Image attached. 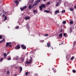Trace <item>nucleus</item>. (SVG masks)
<instances>
[{
    "label": "nucleus",
    "mask_w": 76,
    "mask_h": 76,
    "mask_svg": "<svg viewBox=\"0 0 76 76\" xmlns=\"http://www.w3.org/2000/svg\"><path fill=\"white\" fill-rule=\"evenodd\" d=\"M30 59L29 60V61H26V64H30L32 62V58L31 57H30Z\"/></svg>",
    "instance_id": "f257e3e1"
},
{
    "label": "nucleus",
    "mask_w": 76,
    "mask_h": 76,
    "mask_svg": "<svg viewBox=\"0 0 76 76\" xmlns=\"http://www.w3.org/2000/svg\"><path fill=\"white\" fill-rule=\"evenodd\" d=\"M27 7V6H25L23 7V8H20V9L21 11H22V10H23L25 9H26Z\"/></svg>",
    "instance_id": "f03ea898"
},
{
    "label": "nucleus",
    "mask_w": 76,
    "mask_h": 76,
    "mask_svg": "<svg viewBox=\"0 0 76 76\" xmlns=\"http://www.w3.org/2000/svg\"><path fill=\"white\" fill-rule=\"evenodd\" d=\"M22 48L23 49H25L26 48V46L23 45H22L21 46Z\"/></svg>",
    "instance_id": "7ed1b4c3"
},
{
    "label": "nucleus",
    "mask_w": 76,
    "mask_h": 76,
    "mask_svg": "<svg viewBox=\"0 0 76 76\" xmlns=\"http://www.w3.org/2000/svg\"><path fill=\"white\" fill-rule=\"evenodd\" d=\"M20 59H21L22 61H24V58L23 55H22L21 57L20 58Z\"/></svg>",
    "instance_id": "20e7f679"
},
{
    "label": "nucleus",
    "mask_w": 76,
    "mask_h": 76,
    "mask_svg": "<svg viewBox=\"0 0 76 76\" xmlns=\"http://www.w3.org/2000/svg\"><path fill=\"white\" fill-rule=\"evenodd\" d=\"M20 47L19 45H18L15 48V49H16L17 50H18V49H19L20 48Z\"/></svg>",
    "instance_id": "39448f33"
},
{
    "label": "nucleus",
    "mask_w": 76,
    "mask_h": 76,
    "mask_svg": "<svg viewBox=\"0 0 76 76\" xmlns=\"http://www.w3.org/2000/svg\"><path fill=\"white\" fill-rule=\"evenodd\" d=\"M70 58V55L69 54L68 55L66 56V58L68 60H69V58Z\"/></svg>",
    "instance_id": "423d86ee"
},
{
    "label": "nucleus",
    "mask_w": 76,
    "mask_h": 76,
    "mask_svg": "<svg viewBox=\"0 0 76 76\" xmlns=\"http://www.w3.org/2000/svg\"><path fill=\"white\" fill-rule=\"evenodd\" d=\"M55 13L56 15L57 14V13H60V11H59V10H56L55 11Z\"/></svg>",
    "instance_id": "0eeeda50"
},
{
    "label": "nucleus",
    "mask_w": 76,
    "mask_h": 76,
    "mask_svg": "<svg viewBox=\"0 0 76 76\" xmlns=\"http://www.w3.org/2000/svg\"><path fill=\"white\" fill-rule=\"evenodd\" d=\"M59 37H60V38H62V37H63V34L62 33H61L59 35Z\"/></svg>",
    "instance_id": "6e6552de"
},
{
    "label": "nucleus",
    "mask_w": 76,
    "mask_h": 76,
    "mask_svg": "<svg viewBox=\"0 0 76 76\" xmlns=\"http://www.w3.org/2000/svg\"><path fill=\"white\" fill-rule=\"evenodd\" d=\"M41 6L42 7H43V8H44V7H45V4H42L41 5Z\"/></svg>",
    "instance_id": "1a4fd4ad"
},
{
    "label": "nucleus",
    "mask_w": 76,
    "mask_h": 76,
    "mask_svg": "<svg viewBox=\"0 0 76 76\" xmlns=\"http://www.w3.org/2000/svg\"><path fill=\"white\" fill-rule=\"evenodd\" d=\"M44 12H46V13H50V11H47L46 10H45L44 11Z\"/></svg>",
    "instance_id": "9d476101"
},
{
    "label": "nucleus",
    "mask_w": 76,
    "mask_h": 76,
    "mask_svg": "<svg viewBox=\"0 0 76 76\" xmlns=\"http://www.w3.org/2000/svg\"><path fill=\"white\" fill-rule=\"evenodd\" d=\"M28 9H32V5L31 4H30L29 5Z\"/></svg>",
    "instance_id": "9b49d317"
},
{
    "label": "nucleus",
    "mask_w": 76,
    "mask_h": 76,
    "mask_svg": "<svg viewBox=\"0 0 76 76\" xmlns=\"http://www.w3.org/2000/svg\"><path fill=\"white\" fill-rule=\"evenodd\" d=\"M35 3L33 5V6H35L37 5V4L38 3L36 1H35Z\"/></svg>",
    "instance_id": "f8f14e48"
},
{
    "label": "nucleus",
    "mask_w": 76,
    "mask_h": 76,
    "mask_svg": "<svg viewBox=\"0 0 76 76\" xmlns=\"http://www.w3.org/2000/svg\"><path fill=\"white\" fill-rule=\"evenodd\" d=\"M60 2H58V3H57L56 6H59V5H60Z\"/></svg>",
    "instance_id": "ddd939ff"
},
{
    "label": "nucleus",
    "mask_w": 76,
    "mask_h": 76,
    "mask_svg": "<svg viewBox=\"0 0 76 76\" xmlns=\"http://www.w3.org/2000/svg\"><path fill=\"white\" fill-rule=\"evenodd\" d=\"M47 47H50V44L48 43H47Z\"/></svg>",
    "instance_id": "4468645a"
},
{
    "label": "nucleus",
    "mask_w": 76,
    "mask_h": 76,
    "mask_svg": "<svg viewBox=\"0 0 76 76\" xmlns=\"http://www.w3.org/2000/svg\"><path fill=\"white\" fill-rule=\"evenodd\" d=\"M9 44H10V42H7V43L6 45V47H7V46H9Z\"/></svg>",
    "instance_id": "2eb2a0df"
},
{
    "label": "nucleus",
    "mask_w": 76,
    "mask_h": 76,
    "mask_svg": "<svg viewBox=\"0 0 76 76\" xmlns=\"http://www.w3.org/2000/svg\"><path fill=\"white\" fill-rule=\"evenodd\" d=\"M39 9H40V10H42V7L41 6H39Z\"/></svg>",
    "instance_id": "dca6fc26"
},
{
    "label": "nucleus",
    "mask_w": 76,
    "mask_h": 76,
    "mask_svg": "<svg viewBox=\"0 0 76 76\" xmlns=\"http://www.w3.org/2000/svg\"><path fill=\"white\" fill-rule=\"evenodd\" d=\"M25 20H28V19H30V18L29 17H27L25 18Z\"/></svg>",
    "instance_id": "f3484780"
},
{
    "label": "nucleus",
    "mask_w": 76,
    "mask_h": 76,
    "mask_svg": "<svg viewBox=\"0 0 76 76\" xmlns=\"http://www.w3.org/2000/svg\"><path fill=\"white\" fill-rule=\"evenodd\" d=\"M4 57H7V55L6 54V53H4Z\"/></svg>",
    "instance_id": "a211bd4d"
},
{
    "label": "nucleus",
    "mask_w": 76,
    "mask_h": 76,
    "mask_svg": "<svg viewBox=\"0 0 76 76\" xmlns=\"http://www.w3.org/2000/svg\"><path fill=\"white\" fill-rule=\"evenodd\" d=\"M19 69L20 71V72H22V67L21 66H20Z\"/></svg>",
    "instance_id": "6ab92c4d"
},
{
    "label": "nucleus",
    "mask_w": 76,
    "mask_h": 76,
    "mask_svg": "<svg viewBox=\"0 0 76 76\" xmlns=\"http://www.w3.org/2000/svg\"><path fill=\"white\" fill-rule=\"evenodd\" d=\"M19 59V56H17L15 58V60H18Z\"/></svg>",
    "instance_id": "aec40b11"
},
{
    "label": "nucleus",
    "mask_w": 76,
    "mask_h": 76,
    "mask_svg": "<svg viewBox=\"0 0 76 76\" xmlns=\"http://www.w3.org/2000/svg\"><path fill=\"white\" fill-rule=\"evenodd\" d=\"M75 57H74V56H73L70 59V60H73V59H74Z\"/></svg>",
    "instance_id": "412c9836"
},
{
    "label": "nucleus",
    "mask_w": 76,
    "mask_h": 76,
    "mask_svg": "<svg viewBox=\"0 0 76 76\" xmlns=\"http://www.w3.org/2000/svg\"><path fill=\"white\" fill-rule=\"evenodd\" d=\"M70 24H72H72H73V21H71L70 22Z\"/></svg>",
    "instance_id": "4be33fe9"
},
{
    "label": "nucleus",
    "mask_w": 76,
    "mask_h": 76,
    "mask_svg": "<svg viewBox=\"0 0 76 76\" xmlns=\"http://www.w3.org/2000/svg\"><path fill=\"white\" fill-rule=\"evenodd\" d=\"M36 1L37 3H39L40 1H41V0H37V1Z\"/></svg>",
    "instance_id": "5701e85b"
},
{
    "label": "nucleus",
    "mask_w": 76,
    "mask_h": 76,
    "mask_svg": "<svg viewBox=\"0 0 76 76\" xmlns=\"http://www.w3.org/2000/svg\"><path fill=\"white\" fill-rule=\"evenodd\" d=\"M7 20V17L5 16L4 20Z\"/></svg>",
    "instance_id": "b1692460"
},
{
    "label": "nucleus",
    "mask_w": 76,
    "mask_h": 76,
    "mask_svg": "<svg viewBox=\"0 0 76 76\" xmlns=\"http://www.w3.org/2000/svg\"><path fill=\"white\" fill-rule=\"evenodd\" d=\"M65 12H66V11H65V10H64L62 11L61 13H65Z\"/></svg>",
    "instance_id": "393cba45"
},
{
    "label": "nucleus",
    "mask_w": 76,
    "mask_h": 76,
    "mask_svg": "<svg viewBox=\"0 0 76 76\" xmlns=\"http://www.w3.org/2000/svg\"><path fill=\"white\" fill-rule=\"evenodd\" d=\"M33 12H34V13H36V12H37V10H33Z\"/></svg>",
    "instance_id": "a878e982"
},
{
    "label": "nucleus",
    "mask_w": 76,
    "mask_h": 76,
    "mask_svg": "<svg viewBox=\"0 0 76 76\" xmlns=\"http://www.w3.org/2000/svg\"><path fill=\"white\" fill-rule=\"evenodd\" d=\"M63 23L64 24H66V21H64L63 22Z\"/></svg>",
    "instance_id": "bb28decb"
},
{
    "label": "nucleus",
    "mask_w": 76,
    "mask_h": 76,
    "mask_svg": "<svg viewBox=\"0 0 76 76\" xmlns=\"http://www.w3.org/2000/svg\"><path fill=\"white\" fill-rule=\"evenodd\" d=\"M44 37H48V34H46L45 35H44Z\"/></svg>",
    "instance_id": "cd10ccee"
},
{
    "label": "nucleus",
    "mask_w": 76,
    "mask_h": 76,
    "mask_svg": "<svg viewBox=\"0 0 76 76\" xmlns=\"http://www.w3.org/2000/svg\"><path fill=\"white\" fill-rule=\"evenodd\" d=\"M66 35H67V34L65 33L64 34H63V35L64 36V37H66Z\"/></svg>",
    "instance_id": "c85d7f7f"
},
{
    "label": "nucleus",
    "mask_w": 76,
    "mask_h": 76,
    "mask_svg": "<svg viewBox=\"0 0 76 76\" xmlns=\"http://www.w3.org/2000/svg\"><path fill=\"white\" fill-rule=\"evenodd\" d=\"M28 75V72H26V76H27Z\"/></svg>",
    "instance_id": "c756f323"
},
{
    "label": "nucleus",
    "mask_w": 76,
    "mask_h": 76,
    "mask_svg": "<svg viewBox=\"0 0 76 76\" xmlns=\"http://www.w3.org/2000/svg\"><path fill=\"white\" fill-rule=\"evenodd\" d=\"M62 31H63V29H61V30H60L59 32L60 33H61V32H62Z\"/></svg>",
    "instance_id": "7c9ffc66"
},
{
    "label": "nucleus",
    "mask_w": 76,
    "mask_h": 76,
    "mask_svg": "<svg viewBox=\"0 0 76 76\" xmlns=\"http://www.w3.org/2000/svg\"><path fill=\"white\" fill-rule=\"evenodd\" d=\"M7 74H9L10 73V72H9V71H8L7 72Z\"/></svg>",
    "instance_id": "2f4dec72"
},
{
    "label": "nucleus",
    "mask_w": 76,
    "mask_h": 76,
    "mask_svg": "<svg viewBox=\"0 0 76 76\" xmlns=\"http://www.w3.org/2000/svg\"><path fill=\"white\" fill-rule=\"evenodd\" d=\"M15 28L16 29H19V26H17L15 27Z\"/></svg>",
    "instance_id": "473e14b6"
},
{
    "label": "nucleus",
    "mask_w": 76,
    "mask_h": 76,
    "mask_svg": "<svg viewBox=\"0 0 76 76\" xmlns=\"http://www.w3.org/2000/svg\"><path fill=\"white\" fill-rule=\"evenodd\" d=\"M76 72V70H73L72 71V72H73V73H75Z\"/></svg>",
    "instance_id": "72a5a7b5"
},
{
    "label": "nucleus",
    "mask_w": 76,
    "mask_h": 76,
    "mask_svg": "<svg viewBox=\"0 0 76 76\" xmlns=\"http://www.w3.org/2000/svg\"><path fill=\"white\" fill-rule=\"evenodd\" d=\"M69 32H70V33L72 32V29H70V31Z\"/></svg>",
    "instance_id": "f704fd0d"
},
{
    "label": "nucleus",
    "mask_w": 76,
    "mask_h": 76,
    "mask_svg": "<svg viewBox=\"0 0 76 76\" xmlns=\"http://www.w3.org/2000/svg\"><path fill=\"white\" fill-rule=\"evenodd\" d=\"M70 10L71 11H72V10H73V8H70Z\"/></svg>",
    "instance_id": "c9c22d12"
},
{
    "label": "nucleus",
    "mask_w": 76,
    "mask_h": 76,
    "mask_svg": "<svg viewBox=\"0 0 76 76\" xmlns=\"http://www.w3.org/2000/svg\"><path fill=\"white\" fill-rule=\"evenodd\" d=\"M15 2L17 3H19V2H18V1H15Z\"/></svg>",
    "instance_id": "e433bc0d"
},
{
    "label": "nucleus",
    "mask_w": 76,
    "mask_h": 76,
    "mask_svg": "<svg viewBox=\"0 0 76 76\" xmlns=\"http://www.w3.org/2000/svg\"><path fill=\"white\" fill-rule=\"evenodd\" d=\"M3 58H1L0 59L1 61H3Z\"/></svg>",
    "instance_id": "4c0bfd02"
},
{
    "label": "nucleus",
    "mask_w": 76,
    "mask_h": 76,
    "mask_svg": "<svg viewBox=\"0 0 76 76\" xmlns=\"http://www.w3.org/2000/svg\"><path fill=\"white\" fill-rule=\"evenodd\" d=\"M47 4H50V2H47Z\"/></svg>",
    "instance_id": "58836bf2"
},
{
    "label": "nucleus",
    "mask_w": 76,
    "mask_h": 76,
    "mask_svg": "<svg viewBox=\"0 0 76 76\" xmlns=\"http://www.w3.org/2000/svg\"><path fill=\"white\" fill-rule=\"evenodd\" d=\"M11 60V58H10L8 59V60Z\"/></svg>",
    "instance_id": "ea45409f"
},
{
    "label": "nucleus",
    "mask_w": 76,
    "mask_h": 76,
    "mask_svg": "<svg viewBox=\"0 0 76 76\" xmlns=\"http://www.w3.org/2000/svg\"><path fill=\"white\" fill-rule=\"evenodd\" d=\"M9 46L10 47H12V45H9Z\"/></svg>",
    "instance_id": "a19ab883"
},
{
    "label": "nucleus",
    "mask_w": 76,
    "mask_h": 76,
    "mask_svg": "<svg viewBox=\"0 0 76 76\" xmlns=\"http://www.w3.org/2000/svg\"><path fill=\"white\" fill-rule=\"evenodd\" d=\"M0 39H2V37L1 35H0Z\"/></svg>",
    "instance_id": "79ce46f5"
},
{
    "label": "nucleus",
    "mask_w": 76,
    "mask_h": 76,
    "mask_svg": "<svg viewBox=\"0 0 76 76\" xmlns=\"http://www.w3.org/2000/svg\"><path fill=\"white\" fill-rule=\"evenodd\" d=\"M35 76H38V74L37 73H35L34 75Z\"/></svg>",
    "instance_id": "37998d69"
},
{
    "label": "nucleus",
    "mask_w": 76,
    "mask_h": 76,
    "mask_svg": "<svg viewBox=\"0 0 76 76\" xmlns=\"http://www.w3.org/2000/svg\"><path fill=\"white\" fill-rule=\"evenodd\" d=\"M34 0H32L31 1V3H32L34 2Z\"/></svg>",
    "instance_id": "c03bdc74"
},
{
    "label": "nucleus",
    "mask_w": 76,
    "mask_h": 76,
    "mask_svg": "<svg viewBox=\"0 0 76 76\" xmlns=\"http://www.w3.org/2000/svg\"><path fill=\"white\" fill-rule=\"evenodd\" d=\"M3 42H4V41H5V39H3L2 40Z\"/></svg>",
    "instance_id": "a18cd8bd"
},
{
    "label": "nucleus",
    "mask_w": 76,
    "mask_h": 76,
    "mask_svg": "<svg viewBox=\"0 0 76 76\" xmlns=\"http://www.w3.org/2000/svg\"><path fill=\"white\" fill-rule=\"evenodd\" d=\"M59 3H60L61 1V0H59Z\"/></svg>",
    "instance_id": "49530a36"
},
{
    "label": "nucleus",
    "mask_w": 76,
    "mask_h": 76,
    "mask_svg": "<svg viewBox=\"0 0 76 76\" xmlns=\"http://www.w3.org/2000/svg\"><path fill=\"white\" fill-rule=\"evenodd\" d=\"M14 66H15V65H12L11 67H14Z\"/></svg>",
    "instance_id": "de8ad7c7"
},
{
    "label": "nucleus",
    "mask_w": 76,
    "mask_h": 76,
    "mask_svg": "<svg viewBox=\"0 0 76 76\" xmlns=\"http://www.w3.org/2000/svg\"><path fill=\"white\" fill-rule=\"evenodd\" d=\"M54 73H55V72H56V70H55L54 71Z\"/></svg>",
    "instance_id": "09e8293b"
},
{
    "label": "nucleus",
    "mask_w": 76,
    "mask_h": 76,
    "mask_svg": "<svg viewBox=\"0 0 76 76\" xmlns=\"http://www.w3.org/2000/svg\"><path fill=\"white\" fill-rule=\"evenodd\" d=\"M3 42L2 40L1 41H0V43H1V42Z\"/></svg>",
    "instance_id": "8fccbe9b"
},
{
    "label": "nucleus",
    "mask_w": 76,
    "mask_h": 76,
    "mask_svg": "<svg viewBox=\"0 0 76 76\" xmlns=\"http://www.w3.org/2000/svg\"><path fill=\"white\" fill-rule=\"evenodd\" d=\"M65 3H64V6H66V4H65Z\"/></svg>",
    "instance_id": "3c124183"
},
{
    "label": "nucleus",
    "mask_w": 76,
    "mask_h": 76,
    "mask_svg": "<svg viewBox=\"0 0 76 76\" xmlns=\"http://www.w3.org/2000/svg\"><path fill=\"white\" fill-rule=\"evenodd\" d=\"M18 4H19V2L17 3V4H16L17 5H18Z\"/></svg>",
    "instance_id": "603ef678"
},
{
    "label": "nucleus",
    "mask_w": 76,
    "mask_h": 76,
    "mask_svg": "<svg viewBox=\"0 0 76 76\" xmlns=\"http://www.w3.org/2000/svg\"><path fill=\"white\" fill-rule=\"evenodd\" d=\"M9 53H10V52H8L7 54V55L9 54Z\"/></svg>",
    "instance_id": "864d4df0"
},
{
    "label": "nucleus",
    "mask_w": 76,
    "mask_h": 76,
    "mask_svg": "<svg viewBox=\"0 0 76 76\" xmlns=\"http://www.w3.org/2000/svg\"><path fill=\"white\" fill-rule=\"evenodd\" d=\"M17 76V74H15L14 75V76Z\"/></svg>",
    "instance_id": "5fc2aeb1"
},
{
    "label": "nucleus",
    "mask_w": 76,
    "mask_h": 76,
    "mask_svg": "<svg viewBox=\"0 0 76 76\" xmlns=\"http://www.w3.org/2000/svg\"><path fill=\"white\" fill-rule=\"evenodd\" d=\"M74 8H75V9H76V6H75V7Z\"/></svg>",
    "instance_id": "6e6d98bb"
},
{
    "label": "nucleus",
    "mask_w": 76,
    "mask_h": 76,
    "mask_svg": "<svg viewBox=\"0 0 76 76\" xmlns=\"http://www.w3.org/2000/svg\"><path fill=\"white\" fill-rule=\"evenodd\" d=\"M3 17H4V15H2Z\"/></svg>",
    "instance_id": "4d7b16f0"
},
{
    "label": "nucleus",
    "mask_w": 76,
    "mask_h": 76,
    "mask_svg": "<svg viewBox=\"0 0 76 76\" xmlns=\"http://www.w3.org/2000/svg\"><path fill=\"white\" fill-rule=\"evenodd\" d=\"M43 1H46V0H44Z\"/></svg>",
    "instance_id": "13d9d810"
},
{
    "label": "nucleus",
    "mask_w": 76,
    "mask_h": 76,
    "mask_svg": "<svg viewBox=\"0 0 76 76\" xmlns=\"http://www.w3.org/2000/svg\"><path fill=\"white\" fill-rule=\"evenodd\" d=\"M42 42H44V40H42Z\"/></svg>",
    "instance_id": "bf43d9fd"
},
{
    "label": "nucleus",
    "mask_w": 76,
    "mask_h": 76,
    "mask_svg": "<svg viewBox=\"0 0 76 76\" xmlns=\"http://www.w3.org/2000/svg\"><path fill=\"white\" fill-rule=\"evenodd\" d=\"M5 13H7V12H5Z\"/></svg>",
    "instance_id": "052dcab7"
},
{
    "label": "nucleus",
    "mask_w": 76,
    "mask_h": 76,
    "mask_svg": "<svg viewBox=\"0 0 76 76\" xmlns=\"http://www.w3.org/2000/svg\"><path fill=\"white\" fill-rule=\"evenodd\" d=\"M27 25L28 26V24H27Z\"/></svg>",
    "instance_id": "680f3d73"
},
{
    "label": "nucleus",
    "mask_w": 76,
    "mask_h": 76,
    "mask_svg": "<svg viewBox=\"0 0 76 76\" xmlns=\"http://www.w3.org/2000/svg\"><path fill=\"white\" fill-rule=\"evenodd\" d=\"M61 45V44H59V45Z\"/></svg>",
    "instance_id": "e2e57ef3"
},
{
    "label": "nucleus",
    "mask_w": 76,
    "mask_h": 76,
    "mask_svg": "<svg viewBox=\"0 0 76 76\" xmlns=\"http://www.w3.org/2000/svg\"><path fill=\"white\" fill-rule=\"evenodd\" d=\"M0 16H1V14H0Z\"/></svg>",
    "instance_id": "0e129e2a"
},
{
    "label": "nucleus",
    "mask_w": 76,
    "mask_h": 76,
    "mask_svg": "<svg viewBox=\"0 0 76 76\" xmlns=\"http://www.w3.org/2000/svg\"><path fill=\"white\" fill-rule=\"evenodd\" d=\"M52 49L53 50V48H52Z\"/></svg>",
    "instance_id": "69168bd1"
},
{
    "label": "nucleus",
    "mask_w": 76,
    "mask_h": 76,
    "mask_svg": "<svg viewBox=\"0 0 76 76\" xmlns=\"http://www.w3.org/2000/svg\"><path fill=\"white\" fill-rule=\"evenodd\" d=\"M15 68H16V69H17V67H16Z\"/></svg>",
    "instance_id": "338daca9"
},
{
    "label": "nucleus",
    "mask_w": 76,
    "mask_h": 76,
    "mask_svg": "<svg viewBox=\"0 0 76 76\" xmlns=\"http://www.w3.org/2000/svg\"><path fill=\"white\" fill-rule=\"evenodd\" d=\"M61 44H63V43H62Z\"/></svg>",
    "instance_id": "774afa93"
}]
</instances>
